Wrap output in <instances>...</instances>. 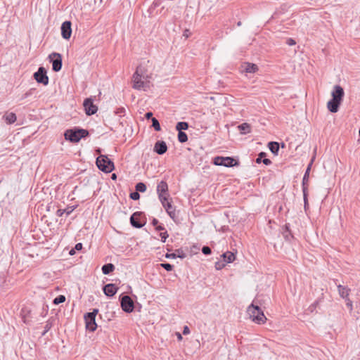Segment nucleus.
Listing matches in <instances>:
<instances>
[{
    "label": "nucleus",
    "mask_w": 360,
    "mask_h": 360,
    "mask_svg": "<svg viewBox=\"0 0 360 360\" xmlns=\"http://www.w3.org/2000/svg\"><path fill=\"white\" fill-rule=\"evenodd\" d=\"M303 199H304V207L305 211L309 207V203H308V190L303 189Z\"/></svg>",
    "instance_id": "32"
},
{
    "label": "nucleus",
    "mask_w": 360,
    "mask_h": 360,
    "mask_svg": "<svg viewBox=\"0 0 360 360\" xmlns=\"http://www.w3.org/2000/svg\"><path fill=\"white\" fill-rule=\"evenodd\" d=\"M345 300L347 302L346 304H347V307L349 309V311H352L353 310L352 302L350 300V299L349 297H347Z\"/></svg>",
    "instance_id": "42"
},
{
    "label": "nucleus",
    "mask_w": 360,
    "mask_h": 360,
    "mask_svg": "<svg viewBox=\"0 0 360 360\" xmlns=\"http://www.w3.org/2000/svg\"><path fill=\"white\" fill-rule=\"evenodd\" d=\"M75 209V206H70L65 209H58L56 212V214L58 217H61L64 214H65L68 216V215L70 214Z\"/></svg>",
    "instance_id": "25"
},
{
    "label": "nucleus",
    "mask_w": 360,
    "mask_h": 360,
    "mask_svg": "<svg viewBox=\"0 0 360 360\" xmlns=\"http://www.w3.org/2000/svg\"><path fill=\"white\" fill-rule=\"evenodd\" d=\"M157 193L160 201H167L169 197L167 183L161 181L157 186Z\"/></svg>",
    "instance_id": "7"
},
{
    "label": "nucleus",
    "mask_w": 360,
    "mask_h": 360,
    "mask_svg": "<svg viewBox=\"0 0 360 360\" xmlns=\"http://www.w3.org/2000/svg\"><path fill=\"white\" fill-rule=\"evenodd\" d=\"M342 102L337 101L333 98H331L327 103V108L328 110L333 113L337 112L339 110L340 105Z\"/></svg>",
    "instance_id": "18"
},
{
    "label": "nucleus",
    "mask_w": 360,
    "mask_h": 360,
    "mask_svg": "<svg viewBox=\"0 0 360 360\" xmlns=\"http://www.w3.org/2000/svg\"><path fill=\"white\" fill-rule=\"evenodd\" d=\"M160 237H161V240L165 243L166 239L168 238L169 235L167 233V231H165V232H162L160 233Z\"/></svg>",
    "instance_id": "43"
},
{
    "label": "nucleus",
    "mask_w": 360,
    "mask_h": 360,
    "mask_svg": "<svg viewBox=\"0 0 360 360\" xmlns=\"http://www.w3.org/2000/svg\"><path fill=\"white\" fill-rule=\"evenodd\" d=\"M270 151L275 155H278L279 150V143L275 141H271L268 143Z\"/></svg>",
    "instance_id": "26"
},
{
    "label": "nucleus",
    "mask_w": 360,
    "mask_h": 360,
    "mask_svg": "<svg viewBox=\"0 0 360 360\" xmlns=\"http://www.w3.org/2000/svg\"><path fill=\"white\" fill-rule=\"evenodd\" d=\"M75 248H74V249H72V250L70 251L69 254H70V255H73L75 253Z\"/></svg>",
    "instance_id": "54"
},
{
    "label": "nucleus",
    "mask_w": 360,
    "mask_h": 360,
    "mask_svg": "<svg viewBox=\"0 0 360 360\" xmlns=\"http://www.w3.org/2000/svg\"><path fill=\"white\" fill-rule=\"evenodd\" d=\"M238 129L243 134L250 132V125L248 123H243L238 127Z\"/></svg>",
    "instance_id": "28"
},
{
    "label": "nucleus",
    "mask_w": 360,
    "mask_h": 360,
    "mask_svg": "<svg viewBox=\"0 0 360 360\" xmlns=\"http://www.w3.org/2000/svg\"><path fill=\"white\" fill-rule=\"evenodd\" d=\"M115 113L120 117H122L125 114V108L123 107L119 108L115 111Z\"/></svg>",
    "instance_id": "39"
},
{
    "label": "nucleus",
    "mask_w": 360,
    "mask_h": 360,
    "mask_svg": "<svg viewBox=\"0 0 360 360\" xmlns=\"http://www.w3.org/2000/svg\"><path fill=\"white\" fill-rule=\"evenodd\" d=\"M214 164L215 165L231 167L235 165H238V162L231 157L217 156L214 159Z\"/></svg>",
    "instance_id": "6"
},
{
    "label": "nucleus",
    "mask_w": 360,
    "mask_h": 360,
    "mask_svg": "<svg viewBox=\"0 0 360 360\" xmlns=\"http://www.w3.org/2000/svg\"><path fill=\"white\" fill-rule=\"evenodd\" d=\"M75 249L76 250H81L82 249V243H78L75 245Z\"/></svg>",
    "instance_id": "47"
},
{
    "label": "nucleus",
    "mask_w": 360,
    "mask_h": 360,
    "mask_svg": "<svg viewBox=\"0 0 360 360\" xmlns=\"http://www.w3.org/2000/svg\"><path fill=\"white\" fill-rule=\"evenodd\" d=\"M65 301V297L63 295H60L53 300V303L54 304H59L60 303H63Z\"/></svg>",
    "instance_id": "35"
},
{
    "label": "nucleus",
    "mask_w": 360,
    "mask_h": 360,
    "mask_svg": "<svg viewBox=\"0 0 360 360\" xmlns=\"http://www.w3.org/2000/svg\"><path fill=\"white\" fill-rule=\"evenodd\" d=\"M186 254L181 249H177L175 250V252L173 253H167L165 255L166 258L167 259H175L176 257H179L181 259H184L186 257Z\"/></svg>",
    "instance_id": "19"
},
{
    "label": "nucleus",
    "mask_w": 360,
    "mask_h": 360,
    "mask_svg": "<svg viewBox=\"0 0 360 360\" xmlns=\"http://www.w3.org/2000/svg\"><path fill=\"white\" fill-rule=\"evenodd\" d=\"M122 309L126 313H131L134 311V303L129 295H123L120 299Z\"/></svg>",
    "instance_id": "8"
},
{
    "label": "nucleus",
    "mask_w": 360,
    "mask_h": 360,
    "mask_svg": "<svg viewBox=\"0 0 360 360\" xmlns=\"http://www.w3.org/2000/svg\"><path fill=\"white\" fill-rule=\"evenodd\" d=\"M247 312L252 321L256 323L263 324L266 321V318L264 314L263 311L258 305H255L254 303L251 304L248 307Z\"/></svg>",
    "instance_id": "2"
},
{
    "label": "nucleus",
    "mask_w": 360,
    "mask_h": 360,
    "mask_svg": "<svg viewBox=\"0 0 360 360\" xmlns=\"http://www.w3.org/2000/svg\"><path fill=\"white\" fill-rule=\"evenodd\" d=\"M3 119L8 124H13L16 120L17 117L16 115L14 112H6L5 115L3 116Z\"/></svg>",
    "instance_id": "20"
},
{
    "label": "nucleus",
    "mask_w": 360,
    "mask_h": 360,
    "mask_svg": "<svg viewBox=\"0 0 360 360\" xmlns=\"http://www.w3.org/2000/svg\"><path fill=\"white\" fill-rule=\"evenodd\" d=\"M34 78L38 83L44 85L49 84V77L46 75V70L44 67L39 68L38 70L34 73Z\"/></svg>",
    "instance_id": "10"
},
{
    "label": "nucleus",
    "mask_w": 360,
    "mask_h": 360,
    "mask_svg": "<svg viewBox=\"0 0 360 360\" xmlns=\"http://www.w3.org/2000/svg\"><path fill=\"white\" fill-rule=\"evenodd\" d=\"M332 98L342 102L345 96V91L342 86L340 85H335L331 92Z\"/></svg>",
    "instance_id": "12"
},
{
    "label": "nucleus",
    "mask_w": 360,
    "mask_h": 360,
    "mask_svg": "<svg viewBox=\"0 0 360 360\" xmlns=\"http://www.w3.org/2000/svg\"><path fill=\"white\" fill-rule=\"evenodd\" d=\"M142 214V212H134L130 217V223L132 226L140 229L143 226V224H142L139 221V217Z\"/></svg>",
    "instance_id": "14"
},
{
    "label": "nucleus",
    "mask_w": 360,
    "mask_h": 360,
    "mask_svg": "<svg viewBox=\"0 0 360 360\" xmlns=\"http://www.w3.org/2000/svg\"><path fill=\"white\" fill-rule=\"evenodd\" d=\"M153 117V112H146V115H145V117H146V119H150V117Z\"/></svg>",
    "instance_id": "49"
},
{
    "label": "nucleus",
    "mask_w": 360,
    "mask_h": 360,
    "mask_svg": "<svg viewBox=\"0 0 360 360\" xmlns=\"http://www.w3.org/2000/svg\"><path fill=\"white\" fill-rule=\"evenodd\" d=\"M339 295L343 299L349 297L350 289L340 284L337 285Z\"/></svg>",
    "instance_id": "21"
},
{
    "label": "nucleus",
    "mask_w": 360,
    "mask_h": 360,
    "mask_svg": "<svg viewBox=\"0 0 360 360\" xmlns=\"http://www.w3.org/2000/svg\"><path fill=\"white\" fill-rule=\"evenodd\" d=\"M266 155V154L264 152L259 153L257 158L256 159V162L257 164L263 162L265 165H271V161L268 158H265Z\"/></svg>",
    "instance_id": "22"
},
{
    "label": "nucleus",
    "mask_w": 360,
    "mask_h": 360,
    "mask_svg": "<svg viewBox=\"0 0 360 360\" xmlns=\"http://www.w3.org/2000/svg\"><path fill=\"white\" fill-rule=\"evenodd\" d=\"M189 333H190L189 328L187 326H184V330H183V334L187 335Z\"/></svg>",
    "instance_id": "48"
},
{
    "label": "nucleus",
    "mask_w": 360,
    "mask_h": 360,
    "mask_svg": "<svg viewBox=\"0 0 360 360\" xmlns=\"http://www.w3.org/2000/svg\"><path fill=\"white\" fill-rule=\"evenodd\" d=\"M136 191L138 192L143 193L146 191V186L143 182H139L136 184Z\"/></svg>",
    "instance_id": "33"
},
{
    "label": "nucleus",
    "mask_w": 360,
    "mask_h": 360,
    "mask_svg": "<svg viewBox=\"0 0 360 360\" xmlns=\"http://www.w3.org/2000/svg\"><path fill=\"white\" fill-rule=\"evenodd\" d=\"M98 313V309H94L91 312H88L84 314V321L86 328L88 330L94 332L96 330L97 324L96 323V316Z\"/></svg>",
    "instance_id": "5"
},
{
    "label": "nucleus",
    "mask_w": 360,
    "mask_h": 360,
    "mask_svg": "<svg viewBox=\"0 0 360 360\" xmlns=\"http://www.w3.org/2000/svg\"><path fill=\"white\" fill-rule=\"evenodd\" d=\"M114 269H115V266L111 263L104 264L102 266V272L105 275L109 274L110 273L114 271Z\"/></svg>",
    "instance_id": "27"
},
{
    "label": "nucleus",
    "mask_w": 360,
    "mask_h": 360,
    "mask_svg": "<svg viewBox=\"0 0 360 360\" xmlns=\"http://www.w3.org/2000/svg\"><path fill=\"white\" fill-rule=\"evenodd\" d=\"M51 328V325L49 323H46V324L44 326V330L42 333V335H44Z\"/></svg>",
    "instance_id": "45"
},
{
    "label": "nucleus",
    "mask_w": 360,
    "mask_h": 360,
    "mask_svg": "<svg viewBox=\"0 0 360 360\" xmlns=\"http://www.w3.org/2000/svg\"><path fill=\"white\" fill-rule=\"evenodd\" d=\"M162 206L165 209L167 213L172 219H174L176 217V210L175 207L172 205L170 202L167 201H160Z\"/></svg>",
    "instance_id": "16"
},
{
    "label": "nucleus",
    "mask_w": 360,
    "mask_h": 360,
    "mask_svg": "<svg viewBox=\"0 0 360 360\" xmlns=\"http://www.w3.org/2000/svg\"><path fill=\"white\" fill-rule=\"evenodd\" d=\"M83 105L87 115H94L98 110V107L94 104L93 99L91 98H86L84 101Z\"/></svg>",
    "instance_id": "11"
},
{
    "label": "nucleus",
    "mask_w": 360,
    "mask_h": 360,
    "mask_svg": "<svg viewBox=\"0 0 360 360\" xmlns=\"http://www.w3.org/2000/svg\"><path fill=\"white\" fill-rule=\"evenodd\" d=\"M202 252L204 255H210L212 252L211 248L208 246H203L202 248Z\"/></svg>",
    "instance_id": "41"
},
{
    "label": "nucleus",
    "mask_w": 360,
    "mask_h": 360,
    "mask_svg": "<svg viewBox=\"0 0 360 360\" xmlns=\"http://www.w3.org/2000/svg\"><path fill=\"white\" fill-rule=\"evenodd\" d=\"M178 140L180 143H185L188 141V136L184 131H179L178 133Z\"/></svg>",
    "instance_id": "31"
},
{
    "label": "nucleus",
    "mask_w": 360,
    "mask_h": 360,
    "mask_svg": "<svg viewBox=\"0 0 360 360\" xmlns=\"http://www.w3.org/2000/svg\"><path fill=\"white\" fill-rule=\"evenodd\" d=\"M241 25V22H238V25Z\"/></svg>",
    "instance_id": "58"
},
{
    "label": "nucleus",
    "mask_w": 360,
    "mask_h": 360,
    "mask_svg": "<svg viewBox=\"0 0 360 360\" xmlns=\"http://www.w3.org/2000/svg\"><path fill=\"white\" fill-rule=\"evenodd\" d=\"M188 128V124L186 122H179L176 125V129L178 131H182L183 130H186Z\"/></svg>",
    "instance_id": "30"
},
{
    "label": "nucleus",
    "mask_w": 360,
    "mask_h": 360,
    "mask_svg": "<svg viewBox=\"0 0 360 360\" xmlns=\"http://www.w3.org/2000/svg\"><path fill=\"white\" fill-rule=\"evenodd\" d=\"M152 126L155 131H159L161 130L159 121L155 117H152Z\"/></svg>",
    "instance_id": "34"
},
{
    "label": "nucleus",
    "mask_w": 360,
    "mask_h": 360,
    "mask_svg": "<svg viewBox=\"0 0 360 360\" xmlns=\"http://www.w3.org/2000/svg\"><path fill=\"white\" fill-rule=\"evenodd\" d=\"M160 266L167 271H171L173 269V265L169 263H162Z\"/></svg>",
    "instance_id": "38"
},
{
    "label": "nucleus",
    "mask_w": 360,
    "mask_h": 360,
    "mask_svg": "<svg viewBox=\"0 0 360 360\" xmlns=\"http://www.w3.org/2000/svg\"><path fill=\"white\" fill-rule=\"evenodd\" d=\"M155 229H156L157 231H163V230H165V227H164V226H161V225H158V226L155 227Z\"/></svg>",
    "instance_id": "51"
},
{
    "label": "nucleus",
    "mask_w": 360,
    "mask_h": 360,
    "mask_svg": "<svg viewBox=\"0 0 360 360\" xmlns=\"http://www.w3.org/2000/svg\"><path fill=\"white\" fill-rule=\"evenodd\" d=\"M286 43L289 46H293L296 44L295 41L292 38L288 39Z\"/></svg>",
    "instance_id": "46"
},
{
    "label": "nucleus",
    "mask_w": 360,
    "mask_h": 360,
    "mask_svg": "<svg viewBox=\"0 0 360 360\" xmlns=\"http://www.w3.org/2000/svg\"><path fill=\"white\" fill-rule=\"evenodd\" d=\"M284 231H286V232H290V229H289V225L288 224H285V226H284Z\"/></svg>",
    "instance_id": "53"
},
{
    "label": "nucleus",
    "mask_w": 360,
    "mask_h": 360,
    "mask_svg": "<svg viewBox=\"0 0 360 360\" xmlns=\"http://www.w3.org/2000/svg\"><path fill=\"white\" fill-rule=\"evenodd\" d=\"M72 23L70 21H65L61 25V35L63 39H69L72 34Z\"/></svg>",
    "instance_id": "13"
},
{
    "label": "nucleus",
    "mask_w": 360,
    "mask_h": 360,
    "mask_svg": "<svg viewBox=\"0 0 360 360\" xmlns=\"http://www.w3.org/2000/svg\"><path fill=\"white\" fill-rule=\"evenodd\" d=\"M129 197L134 200H137L140 198V194L138 191H134L130 193Z\"/></svg>",
    "instance_id": "40"
},
{
    "label": "nucleus",
    "mask_w": 360,
    "mask_h": 360,
    "mask_svg": "<svg viewBox=\"0 0 360 360\" xmlns=\"http://www.w3.org/2000/svg\"><path fill=\"white\" fill-rule=\"evenodd\" d=\"M311 163H310L308 165V167L305 171V173L304 174V176L302 179V190L303 189L308 190V181H309V172L311 169Z\"/></svg>",
    "instance_id": "23"
},
{
    "label": "nucleus",
    "mask_w": 360,
    "mask_h": 360,
    "mask_svg": "<svg viewBox=\"0 0 360 360\" xmlns=\"http://www.w3.org/2000/svg\"><path fill=\"white\" fill-rule=\"evenodd\" d=\"M96 163L98 168L105 173L111 172L115 168L113 162L104 155H100L96 158Z\"/></svg>",
    "instance_id": "4"
},
{
    "label": "nucleus",
    "mask_w": 360,
    "mask_h": 360,
    "mask_svg": "<svg viewBox=\"0 0 360 360\" xmlns=\"http://www.w3.org/2000/svg\"><path fill=\"white\" fill-rule=\"evenodd\" d=\"M116 177H117V176H116V174H112V179H116Z\"/></svg>",
    "instance_id": "56"
},
{
    "label": "nucleus",
    "mask_w": 360,
    "mask_h": 360,
    "mask_svg": "<svg viewBox=\"0 0 360 360\" xmlns=\"http://www.w3.org/2000/svg\"><path fill=\"white\" fill-rule=\"evenodd\" d=\"M190 35V32L188 30H186L184 33V36L188 38Z\"/></svg>",
    "instance_id": "52"
},
{
    "label": "nucleus",
    "mask_w": 360,
    "mask_h": 360,
    "mask_svg": "<svg viewBox=\"0 0 360 360\" xmlns=\"http://www.w3.org/2000/svg\"><path fill=\"white\" fill-rule=\"evenodd\" d=\"M221 257L226 264L233 262L236 259L235 255L230 251H226V252L223 253Z\"/></svg>",
    "instance_id": "24"
},
{
    "label": "nucleus",
    "mask_w": 360,
    "mask_h": 360,
    "mask_svg": "<svg viewBox=\"0 0 360 360\" xmlns=\"http://www.w3.org/2000/svg\"><path fill=\"white\" fill-rule=\"evenodd\" d=\"M103 292L108 297H112L115 295L118 290V288L113 283H108L103 286Z\"/></svg>",
    "instance_id": "17"
},
{
    "label": "nucleus",
    "mask_w": 360,
    "mask_h": 360,
    "mask_svg": "<svg viewBox=\"0 0 360 360\" xmlns=\"http://www.w3.org/2000/svg\"><path fill=\"white\" fill-rule=\"evenodd\" d=\"M258 70L256 64L248 63L245 67V72L249 73H255Z\"/></svg>",
    "instance_id": "29"
},
{
    "label": "nucleus",
    "mask_w": 360,
    "mask_h": 360,
    "mask_svg": "<svg viewBox=\"0 0 360 360\" xmlns=\"http://www.w3.org/2000/svg\"><path fill=\"white\" fill-rule=\"evenodd\" d=\"M319 305V301H315L313 304H311L307 309V311L310 313H312L316 309V307Z\"/></svg>",
    "instance_id": "37"
},
{
    "label": "nucleus",
    "mask_w": 360,
    "mask_h": 360,
    "mask_svg": "<svg viewBox=\"0 0 360 360\" xmlns=\"http://www.w3.org/2000/svg\"><path fill=\"white\" fill-rule=\"evenodd\" d=\"M51 62L52 63V70L54 72H58L62 68V56L58 53H52L49 55Z\"/></svg>",
    "instance_id": "9"
},
{
    "label": "nucleus",
    "mask_w": 360,
    "mask_h": 360,
    "mask_svg": "<svg viewBox=\"0 0 360 360\" xmlns=\"http://www.w3.org/2000/svg\"><path fill=\"white\" fill-rule=\"evenodd\" d=\"M96 152H97L98 153H101V149H99V148H98V149L96 150Z\"/></svg>",
    "instance_id": "57"
},
{
    "label": "nucleus",
    "mask_w": 360,
    "mask_h": 360,
    "mask_svg": "<svg viewBox=\"0 0 360 360\" xmlns=\"http://www.w3.org/2000/svg\"><path fill=\"white\" fill-rule=\"evenodd\" d=\"M177 338H178L179 340H181L182 339L181 335L180 333H177Z\"/></svg>",
    "instance_id": "55"
},
{
    "label": "nucleus",
    "mask_w": 360,
    "mask_h": 360,
    "mask_svg": "<svg viewBox=\"0 0 360 360\" xmlns=\"http://www.w3.org/2000/svg\"><path fill=\"white\" fill-rule=\"evenodd\" d=\"M226 264V263L224 260L218 261L215 262L214 266L217 270H221L225 266Z\"/></svg>",
    "instance_id": "36"
},
{
    "label": "nucleus",
    "mask_w": 360,
    "mask_h": 360,
    "mask_svg": "<svg viewBox=\"0 0 360 360\" xmlns=\"http://www.w3.org/2000/svg\"><path fill=\"white\" fill-rule=\"evenodd\" d=\"M159 221L157 219L154 218L152 221V224L155 226V227L158 226Z\"/></svg>",
    "instance_id": "50"
},
{
    "label": "nucleus",
    "mask_w": 360,
    "mask_h": 360,
    "mask_svg": "<svg viewBox=\"0 0 360 360\" xmlns=\"http://www.w3.org/2000/svg\"><path fill=\"white\" fill-rule=\"evenodd\" d=\"M283 237L285 238V239L286 240H290V238H292L293 236H292L291 233L290 232H286V231H283Z\"/></svg>",
    "instance_id": "44"
},
{
    "label": "nucleus",
    "mask_w": 360,
    "mask_h": 360,
    "mask_svg": "<svg viewBox=\"0 0 360 360\" xmlns=\"http://www.w3.org/2000/svg\"><path fill=\"white\" fill-rule=\"evenodd\" d=\"M153 150L158 155H163L167 150V146L164 141H158L155 143Z\"/></svg>",
    "instance_id": "15"
},
{
    "label": "nucleus",
    "mask_w": 360,
    "mask_h": 360,
    "mask_svg": "<svg viewBox=\"0 0 360 360\" xmlns=\"http://www.w3.org/2000/svg\"><path fill=\"white\" fill-rule=\"evenodd\" d=\"M89 131L86 129L74 128L67 129L64 134L65 139L72 143L79 142L82 138L89 136Z\"/></svg>",
    "instance_id": "3"
},
{
    "label": "nucleus",
    "mask_w": 360,
    "mask_h": 360,
    "mask_svg": "<svg viewBox=\"0 0 360 360\" xmlns=\"http://www.w3.org/2000/svg\"><path fill=\"white\" fill-rule=\"evenodd\" d=\"M144 72V68L143 67L138 66L136 68V72L133 75L132 77L134 89L138 90L143 89L145 90V88L148 86V82L144 81L147 77Z\"/></svg>",
    "instance_id": "1"
}]
</instances>
